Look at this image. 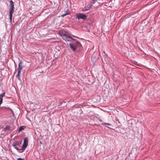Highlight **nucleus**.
Segmentation results:
<instances>
[{"mask_svg": "<svg viewBox=\"0 0 160 160\" xmlns=\"http://www.w3.org/2000/svg\"><path fill=\"white\" fill-rule=\"evenodd\" d=\"M60 35L65 40L68 41H72L74 40V39L68 35L67 32L64 31H61L59 32Z\"/></svg>", "mask_w": 160, "mask_h": 160, "instance_id": "obj_1", "label": "nucleus"}, {"mask_svg": "<svg viewBox=\"0 0 160 160\" xmlns=\"http://www.w3.org/2000/svg\"><path fill=\"white\" fill-rule=\"evenodd\" d=\"M10 7L9 18L11 21L12 13L14 11V4L12 0H10Z\"/></svg>", "mask_w": 160, "mask_h": 160, "instance_id": "obj_2", "label": "nucleus"}, {"mask_svg": "<svg viewBox=\"0 0 160 160\" xmlns=\"http://www.w3.org/2000/svg\"><path fill=\"white\" fill-rule=\"evenodd\" d=\"M76 18L78 19H82L83 20H85L87 18V16L83 13H78L76 14Z\"/></svg>", "mask_w": 160, "mask_h": 160, "instance_id": "obj_3", "label": "nucleus"}, {"mask_svg": "<svg viewBox=\"0 0 160 160\" xmlns=\"http://www.w3.org/2000/svg\"><path fill=\"white\" fill-rule=\"evenodd\" d=\"M80 43L79 42H76L75 44H69V46L73 50V51H74L76 50V48L77 46L80 45Z\"/></svg>", "mask_w": 160, "mask_h": 160, "instance_id": "obj_4", "label": "nucleus"}, {"mask_svg": "<svg viewBox=\"0 0 160 160\" xmlns=\"http://www.w3.org/2000/svg\"><path fill=\"white\" fill-rule=\"evenodd\" d=\"M28 143V138L27 137H26L24 138V142L22 147V149H24L27 147Z\"/></svg>", "mask_w": 160, "mask_h": 160, "instance_id": "obj_5", "label": "nucleus"}, {"mask_svg": "<svg viewBox=\"0 0 160 160\" xmlns=\"http://www.w3.org/2000/svg\"><path fill=\"white\" fill-rule=\"evenodd\" d=\"M22 141H17L13 143L12 144V146H19L21 144Z\"/></svg>", "mask_w": 160, "mask_h": 160, "instance_id": "obj_6", "label": "nucleus"}, {"mask_svg": "<svg viewBox=\"0 0 160 160\" xmlns=\"http://www.w3.org/2000/svg\"><path fill=\"white\" fill-rule=\"evenodd\" d=\"M92 5L91 4H88L87 6L85 7V9L84 10V11H87L89 10L92 7Z\"/></svg>", "mask_w": 160, "mask_h": 160, "instance_id": "obj_7", "label": "nucleus"}, {"mask_svg": "<svg viewBox=\"0 0 160 160\" xmlns=\"http://www.w3.org/2000/svg\"><path fill=\"white\" fill-rule=\"evenodd\" d=\"M22 64V61H20L19 63L18 64V70H22V66L21 65Z\"/></svg>", "mask_w": 160, "mask_h": 160, "instance_id": "obj_8", "label": "nucleus"}, {"mask_svg": "<svg viewBox=\"0 0 160 160\" xmlns=\"http://www.w3.org/2000/svg\"><path fill=\"white\" fill-rule=\"evenodd\" d=\"M70 13V12L69 11V10H67L66 11V12L64 14H62L61 15V16L62 17H64V16H65L66 15H68Z\"/></svg>", "mask_w": 160, "mask_h": 160, "instance_id": "obj_9", "label": "nucleus"}, {"mask_svg": "<svg viewBox=\"0 0 160 160\" xmlns=\"http://www.w3.org/2000/svg\"><path fill=\"white\" fill-rule=\"evenodd\" d=\"M10 129V127L9 126H6L5 128L3 129V130L4 131H8Z\"/></svg>", "mask_w": 160, "mask_h": 160, "instance_id": "obj_10", "label": "nucleus"}, {"mask_svg": "<svg viewBox=\"0 0 160 160\" xmlns=\"http://www.w3.org/2000/svg\"><path fill=\"white\" fill-rule=\"evenodd\" d=\"M26 127L25 126H21L19 129V132L22 131V130L24 129Z\"/></svg>", "mask_w": 160, "mask_h": 160, "instance_id": "obj_11", "label": "nucleus"}, {"mask_svg": "<svg viewBox=\"0 0 160 160\" xmlns=\"http://www.w3.org/2000/svg\"><path fill=\"white\" fill-rule=\"evenodd\" d=\"M5 92H4L2 94H0V98H2L3 97L5 96Z\"/></svg>", "mask_w": 160, "mask_h": 160, "instance_id": "obj_12", "label": "nucleus"}, {"mask_svg": "<svg viewBox=\"0 0 160 160\" xmlns=\"http://www.w3.org/2000/svg\"><path fill=\"white\" fill-rule=\"evenodd\" d=\"M20 76V74L18 73V74L16 75V77L18 78V79L19 80H20V78H19Z\"/></svg>", "mask_w": 160, "mask_h": 160, "instance_id": "obj_13", "label": "nucleus"}, {"mask_svg": "<svg viewBox=\"0 0 160 160\" xmlns=\"http://www.w3.org/2000/svg\"><path fill=\"white\" fill-rule=\"evenodd\" d=\"M13 147H14V148L16 149L17 150V151H19V150H20L21 149H19V148H18L16 146H13Z\"/></svg>", "mask_w": 160, "mask_h": 160, "instance_id": "obj_14", "label": "nucleus"}, {"mask_svg": "<svg viewBox=\"0 0 160 160\" xmlns=\"http://www.w3.org/2000/svg\"><path fill=\"white\" fill-rule=\"evenodd\" d=\"M104 124L105 125H108L110 126H111V124L108 123H104Z\"/></svg>", "mask_w": 160, "mask_h": 160, "instance_id": "obj_15", "label": "nucleus"}, {"mask_svg": "<svg viewBox=\"0 0 160 160\" xmlns=\"http://www.w3.org/2000/svg\"><path fill=\"white\" fill-rule=\"evenodd\" d=\"M17 160H24L23 158H18Z\"/></svg>", "mask_w": 160, "mask_h": 160, "instance_id": "obj_16", "label": "nucleus"}, {"mask_svg": "<svg viewBox=\"0 0 160 160\" xmlns=\"http://www.w3.org/2000/svg\"><path fill=\"white\" fill-rule=\"evenodd\" d=\"M21 70H18V73H20V72H21Z\"/></svg>", "mask_w": 160, "mask_h": 160, "instance_id": "obj_17", "label": "nucleus"}]
</instances>
